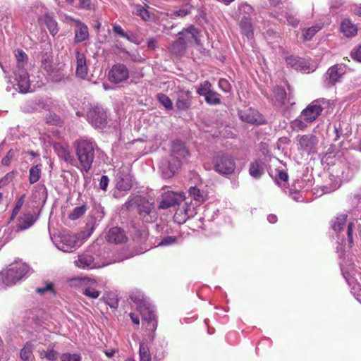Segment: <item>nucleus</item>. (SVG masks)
Returning <instances> with one entry per match:
<instances>
[{"label":"nucleus","instance_id":"63","mask_svg":"<svg viewBox=\"0 0 361 361\" xmlns=\"http://www.w3.org/2000/svg\"><path fill=\"white\" fill-rule=\"evenodd\" d=\"M25 201V195H23L20 196L16 201V205L14 208H16V210H20L24 203Z\"/></svg>","mask_w":361,"mask_h":361},{"label":"nucleus","instance_id":"4","mask_svg":"<svg viewBox=\"0 0 361 361\" xmlns=\"http://www.w3.org/2000/svg\"><path fill=\"white\" fill-rule=\"evenodd\" d=\"M178 35V39L173 42L169 47L170 52L176 56L183 55L185 52L188 43L192 40L196 43L198 42V32L193 25L179 32Z\"/></svg>","mask_w":361,"mask_h":361},{"label":"nucleus","instance_id":"47","mask_svg":"<svg viewBox=\"0 0 361 361\" xmlns=\"http://www.w3.org/2000/svg\"><path fill=\"white\" fill-rule=\"evenodd\" d=\"M305 122L300 116L290 123V127L294 131L304 130L307 128Z\"/></svg>","mask_w":361,"mask_h":361},{"label":"nucleus","instance_id":"33","mask_svg":"<svg viewBox=\"0 0 361 361\" xmlns=\"http://www.w3.org/2000/svg\"><path fill=\"white\" fill-rule=\"evenodd\" d=\"M183 213L186 218H190L196 214V204L191 202H185L183 206L178 209L176 215Z\"/></svg>","mask_w":361,"mask_h":361},{"label":"nucleus","instance_id":"21","mask_svg":"<svg viewBox=\"0 0 361 361\" xmlns=\"http://www.w3.org/2000/svg\"><path fill=\"white\" fill-rule=\"evenodd\" d=\"M192 104V93L189 90H180L177 92L176 106L178 110H187Z\"/></svg>","mask_w":361,"mask_h":361},{"label":"nucleus","instance_id":"10","mask_svg":"<svg viewBox=\"0 0 361 361\" xmlns=\"http://www.w3.org/2000/svg\"><path fill=\"white\" fill-rule=\"evenodd\" d=\"M76 267L83 269H92L104 267L106 264L102 262L90 253L85 252L79 255L78 259L75 260Z\"/></svg>","mask_w":361,"mask_h":361},{"label":"nucleus","instance_id":"54","mask_svg":"<svg viewBox=\"0 0 361 361\" xmlns=\"http://www.w3.org/2000/svg\"><path fill=\"white\" fill-rule=\"evenodd\" d=\"M79 7L81 9L91 11L94 8V4L92 0H78Z\"/></svg>","mask_w":361,"mask_h":361},{"label":"nucleus","instance_id":"30","mask_svg":"<svg viewBox=\"0 0 361 361\" xmlns=\"http://www.w3.org/2000/svg\"><path fill=\"white\" fill-rule=\"evenodd\" d=\"M147 8H149L148 5L142 6L140 4H135L133 13L140 17L144 21H149L152 19L153 14L147 10Z\"/></svg>","mask_w":361,"mask_h":361},{"label":"nucleus","instance_id":"42","mask_svg":"<svg viewBox=\"0 0 361 361\" xmlns=\"http://www.w3.org/2000/svg\"><path fill=\"white\" fill-rule=\"evenodd\" d=\"M191 6L188 4L182 6L179 10L173 11L171 13V17L172 18H176L178 17L183 18L191 12Z\"/></svg>","mask_w":361,"mask_h":361},{"label":"nucleus","instance_id":"34","mask_svg":"<svg viewBox=\"0 0 361 361\" xmlns=\"http://www.w3.org/2000/svg\"><path fill=\"white\" fill-rule=\"evenodd\" d=\"M41 164H36L32 166L29 170V182L30 184L37 183L41 178L42 174Z\"/></svg>","mask_w":361,"mask_h":361},{"label":"nucleus","instance_id":"38","mask_svg":"<svg viewBox=\"0 0 361 361\" xmlns=\"http://www.w3.org/2000/svg\"><path fill=\"white\" fill-rule=\"evenodd\" d=\"M188 192L190 197L195 201V204H199L205 201V194L199 188L190 187Z\"/></svg>","mask_w":361,"mask_h":361},{"label":"nucleus","instance_id":"13","mask_svg":"<svg viewBox=\"0 0 361 361\" xmlns=\"http://www.w3.org/2000/svg\"><path fill=\"white\" fill-rule=\"evenodd\" d=\"M108 78L111 82L118 84L128 80L129 78V71L126 65L116 63L111 67L109 72Z\"/></svg>","mask_w":361,"mask_h":361},{"label":"nucleus","instance_id":"46","mask_svg":"<svg viewBox=\"0 0 361 361\" xmlns=\"http://www.w3.org/2000/svg\"><path fill=\"white\" fill-rule=\"evenodd\" d=\"M212 84L208 80H205L201 82L197 90V93L200 96H202L204 98L206 95H207L211 90H212Z\"/></svg>","mask_w":361,"mask_h":361},{"label":"nucleus","instance_id":"1","mask_svg":"<svg viewBox=\"0 0 361 361\" xmlns=\"http://www.w3.org/2000/svg\"><path fill=\"white\" fill-rule=\"evenodd\" d=\"M73 148L77 157V166L81 171L87 173L92 167L98 150L97 143L92 139L80 138L73 142Z\"/></svg>","mask_w":361,"mask_h":361},{"label":"nucleus","instance_id":"39","mask_svg":"<svg viewBox=\"0 0 361 361\" xmlns=\"http://www.w3.org/2000/svg\"><path fill=\"white\" fill-rule=\"evenodd\" d=\"M238 13L240 16V18L243 16H247L250 18V16L254 13V8L250 4L246 2L240 3L238 6Z\"/></svg>","mask_w":361,"mask_h":361},{"label":"nucleus","instance_id":"18","mask_svg":"<svg viewBox=\"0 0 361 361\" xmlns=\"http://www.w3.org/2000/svg\"><path fill=\"white\" fill-rule=\"evenodd\" d=\"M358 169L357 165L355 164L349 162L343 163L338 166L337 176H340L345 181H349L354 177Z\"/></svg>","mask_w":361,"mask_h":361},{"label":"nucleus","instance_id":"7","mask_svg":"<svg viewBox=\"0 0 361 361\" xmlns=\"http://www.w3.org/2000/svg\"><path fill=\"white\" fill-rule=\"evenodd\" d=\"M345 71V66L342 63H337L329 68L323 76L324 86L330 88L341 82Z\"/></svg>","mask_w":361,"mask_h":361},{"label":"nucleus","instance_id":"20","mask_svg":"<svg viewBox=\"0 0 361 361\" xmlns=\"http://www.w3.org/2000/svg\"><path fill=\"white\" fill-rule=\"evenodd\" d=\"M80 283L83 286L82 288L83 295L92 299H96L99 296L100 291L95 289L96 282L94 281L84 278L80 279Z\"/></svg>","mask_w":361,"mask_h":361},{"label":"nucleus","instance_id":"15","mask_svg":"<svg viewBox=\"0 0 361 361\" xmlns=\"http://www.w3.org/2000/svg\"><path fill=\"white\" fill-rule=\"evenodd\" d=\"M55 152L58 157L63 160L66 163L71 164V166H77V160L74 158L71 150L68 145L61 143H55L53 145Z\"/></svg>","mask_w":361,"mask_h":361},{"label":"nucleus","instance_id":"31","mask_svg":"<svg viewBox=\"0 0 361 361\" xmlns=\"http://www.w3.org/2000/svg\"><path fill=\"white\" fill-rule=\"evenodd\" d=\"M264 172V163L261 160L252 162L250 166L249 173L255 178H259Z\"/></svg>","mask_w":361,"mask_h":361},{"label":"nucleus","instance_id":"45","mask_svg":"<svg viewBox=\"0 0 361 361\" xmlns=\"http://www.w3.org/2000/svg\"><path fill=\"white\" fill-rule=\"evenodd\" d=\"M44 20L50 33L52 35H55L59 31L58 24L56 21L52 17L47 15L45 16Z\"/></svg>","mask_w":361,"mask_h":361},{"label":"nucleus","instance_id":"27","mask_svg":"<svg viewBox=\"0 0 361 361\" xmlns=\"http://www.w3.org/2000/svg\"><path fill=\"white\" fill-rule=\"evenodd\" d=\"M189 155V152L182 141L176 140L173 142L171 157L180 159H186Z\"/></svg>","mask_w":361,"mask_h":361},{"label":"nucleus","instance_id":"23","mask_svg":"<svg viewBox=\"0 0 361 361\" xmlns=\"http://www.w3.org/2000/svg\"><path fill=\"white\" fill-rule=\"evenodd\" d=\"M108 242L115 244H120L126 241L127 238L125 232L119 227H113L109 230L106 235Z\"/></svg>","mask_w":361,"mask_h":361},{"label":"nucleus","instance_id":"3","mask_svg":"<svg viewBox=\"0 0 361 361\" xmlns=\"http://www.w3.org/2000/svg\"><path fill=\"white\" fill-rule=\"evenodd\" d=\"M30 268L22 261L11 264L6 271L1 273V280L7 286L15 285L18 281L27 277Z\"/></svg>","mask_w":361,"mask_h":361},{"label":"nucleus","instance_id":"52","mask_svg":"<svg viewBox=\"0 0 361 361\" xmlns=\"http://www.w3.org/2000/svg\"><path fill=\"white\" fill-rule=\"evenodd\" d=\"M61 361H81V356L76 353H63L61 356Z\"/></svg>","mask_w":361,"mask_h":361},{"label":"nucleus","instance_id":"53","mask_svg":"<svg viewBox=\"0 0 361 361\" xmlns=\"http://www.w3.org/2000/svg\"><path fill=\"white\" fill-rule=\"evenodd\" d=\"M177 238L174 236L167 235L164 237L159 243V246H169L176 243Z\"/></svg>","mask_w":361,"mask_h":361},{"label":"nucleus","instance_id":"24","mask_svg":"<svg viewBox=\"0 0 361 361\" xmlns=\"http://www.w3.org/2000/svg\"><path fill=\"white\" fill-rule=\"evenodd\" d=\"M72 20L75 22L76 26L74 31L75 43L78 44L87 40L89 38L87 26L79 20L72 19Z\"/></svg>","mask_w":361,"mask_h":361},{"label":"nucleus","instance_id":"41","mask_svg":"<svg viewBox=\"0 0 361 361\" xmlns=\"http://www.w3.org/2000/svg\"><path fill=\"white\" fill-rule=\"evenodd\" d=\"M322 29L320 25H314L302 30V37L305 41L311 40L317 32Z\"/></svg>","mask_w":361,"mask_h":361},{"label":"nucleus","instance_id":"62","mask_svg":"<svg viewBox=\"0 0 361 361\" xmlns=\"http://www.w3.org/2000/svg\"><path fill=\"white\" fill-rule=\"evenodd\" d=\"M13 178L11 173L6 174L2 178L0 179V188L7 185Z\"/></svg>","mask_w":361,"mask_h":361},{"label":"nucleus","instance_id":"64","mask_svg":"<svg viewBox=\"0 0 361 361\" xmlns=\"http://www.w3.org/2000/svg\"><path fill=\"white\" fill-rule=\"evenodd\" d=\"M353 198L356 200L357 202H361V186L353 194Z\"/></svg>","mask_w":361,"mask_h":361},{"label":"nucleus","instance_id":"55","mask_svg":"<svg viewBox=\"0 0 361 361\" xmlns=\"http://www.w3.org/2000/svg\"><path fill=\"white\" fill-rule=\"evenodd\" d=\"M113 31L115 34H117L121 37L128 39L129 37L126 32L123 30V29L118 24L115 23L113 25Z\"/></svg>","mask_w":361,"mask_h":361},{"label":"nucleus","instance_id":"16","mask_svg":"<svg viewBox=\"0 0 361 361\" xmlns=\"http://www.w3.org/2000/svg\"><path fill=\"white\" fill-rule=\"evenodd\" d=\"M115 180L116 188L120 191H128L133 186L132 175L124 171H118Z\"/></svg>","mask_w":361,"mask_h":361},{"label":"nucleus","instance_id":"43","mask_svg":"<svg viewBox=\"0 0 361 361\" xmlns=\"http://www.w3.org/2000/svg\"><path fill=\"white\" fill-rule=\"evenodd\" d=\"M205 102L209 105H218L221 104L220 94L214 90L206 95Z\"/></svg>","mask_w":361,"mask_h":361},{"label":"nucleus","instance_id":"35","mask_svg":"<svg viewBox=\"0 0 361 361\" xmlns=\"http://www.w3.org/2000/svg\"><path fill=\"white\" fill-rule=\"evenodd\" d=\"M33 344L28 341L20 352V356L23 361H32L33 358L32 354Z\"/></svg>","mask_w":361,"mask_h":361},{"label":"nucleus","instance_id":"49","mask_svg":"<svg viewBox=\"0 0 361 361\" xmlns=\"http://www.w3.org/2000/svg\"><path fill=\"white\" fill-rule=\"evenodd\" d=\"M17 65L16 68H25L27 62V54L22 50H18L16 54Z\"/></svg>","mask_w":361,"mask_h":361},{"label":"nucleus","instance_id":"56","mask_svg":"<svg viewBox=\"0 0 361 361\" xmlns=\"http://www.w3.org/2000/svg\"><path fill=\"white\" fill-rule=\"evenodd\" d=\"M44 357L49 361H55L58 357V353L54 349H49L47 351H44Z\"/></svg>","mask_w":361,"mask_h":361},{"label":"nucleus","instance_id":"61","mask_svg":"<svg viewBox=\"0 0 361 361\" xmlns=\"http://www.w3.org/2000/svg\"><path fill=\"white\" fill-rule=\"evenodd\" d=\"M286 18L287 23L293 27H296L298 25L299 20L295 18L293 16L289 13L286 14Z\"/></svg>","mask_w":361,"mask_h":361},{"label":"nucleus","instance_id":"22","mask_svg":"<svg viewBox=\"0 0 361 361\" xmlns=\"http://www.w3.org/2000/svg\"><path fill=\"white\" fill-rule=\"evenodd\" d=\"M273 97L271 100L274 103V105L278 106H282L286 103H289L293 105L294 102H290V98L287 97V94L285 89L282 87L276 86L273 90Z\"/></svg>","mask_w":361,"mask_h":361},{"label":"nucleus","instance_id":"50","mask_svg":"<svg viewBox=\"0 0 361 361\" xmlns=\"http://www.w3.org/2000/svg\"><path fill=\"white\" fill-rule=\"evenodd\" d=\"M180 166V159L172 157V159L169 162V174L168 176H171L173 175Z\"/></svg>","mask_w":361,"mask_h":361},{"label":"nucleus","instance_id":"60","mask_svg":"<svg viewBox=\"0 0 361 361\" xmlns=\"http://www.w3.org/2000/svg\"><path fill=\"white\" fill-rule=\"evenodd\" d=\"M350 55L354 60L361 63V44L353 50Z\"/></svg>","mask_w":361,"mask_h":361},{"label":"nucleus","instance_id":"37","mask_svg":"<svg viewBox=\"0 0 361 361\" xmlns=\"http://www.w3.org/2000/svg\"><path fill=\"white\" fill-rule=\"evenodd\" d=\"M178 204V200L173 193L168 194L161 200L159 207L161 209H168Z\"/></svg>","mask_w":361,"mask_h":361},{"label":"nucleus","instance_id":"59","mask_svg":"<svg viewBox=\"0 0 361 361\" xmlns=\"http://www.w3.org/2000/svg\"><path fill=\"white\" fill-rule=\"evenodd\" d=\"M109 183V179L107 176L103 175L101 176L100 180H99V188L104 191H106L108 187Z\"/></svg>","mask_w":361,"mask_h":361},{"label":"nucleus","instance_id":"48","mask_svg":"<svg viewBox=\"0 0 361 361\" xmlns=\"http://www.w3.org/2000/svg\"><path fill=\"white\" fill-rule=\"evenodd\" d=\"M157 99L166 109H172V101L167 95L159 93L157 94Z\"/></svg>","mask_w":361,"mask_h":361},{"label":"nucleus","instance_id":"14","mask_svg":"<svg viewBox=\"0 0 361 361\" xmlns=\"http://www.w3.org/2000/svg\"><path fill=\"white\" fill-rule=\"evenodd\" d=\"M15 80L19 92H27L30 90V77L25 68H16L13 71Z\"/></svg>","mask_w":361,"mask_h":361},{"label":"nucleus","instance_id":"25","mask_svg":"<svg viewBox=\"0 0 361 361\" xmlns=\"http://www.w3.org/2000/svg\"><path fill=\"white\" fill-rule=\"evenodd\" d=\"M341 269L343 277L346 280L347 283L351 286V293L355 296L356 300L361 303V286L354 281L353 279L349 277L348 273L344 271V265L343 263H340Z\"/></svg>","mask_w":361,"mask_h":361},{"label":"nucleus","instance_id":"32","mask_svg":"<svg viewBox=\"0 0 361 361\" xmlns=\"http://www.w3.org/2000/svg\"><path fill=\"white\" fill-rule=\"evenodd\" d=\"M341 30L347 37H351L357 35V29L348 19L343 20L341 25Z\"/></svg>","mask_w":361,"mask_h":361},{"label":"nucleus","instance_id":"51","mask_svg":"<svg viewBox=\"0 0 361 361\" xmlns=\"http://www.w3.org/2000/svg\"><path fill=\"white\" fill-rule=\"evenodd\" d=\"M86 212V207L85 205H82L80 207H76L73 212L69 214V218L71 220H75L82 216Z\"/></svg>","mask_w":361,"mask_h":361},{"label":"nucleus","instance_id":"29","mask_svg":"<svg viewBox=\"0 0 361 361\" xmlns=\"http://www.w3.org/2000/svg\"><path fill=\"white\" fill-rule=\"evenodd\" d=\"M286 62L296 70L306 71L308 68L306 61L302 58L289 56L286 58Z\"/></svg>","mask_w":361,"mask_h":361},{"label":"nucleus","instance_id":"2","mask_svg":"<svg viewBox=\"0 0 361 361\" xmlns=\"http://www.w3.org/2000/svg\"><path fill=\"white\" fill-rule=\"evenodd\" d=\"M130 298L136 304V309L140 312L142 319L147 323V329L154 333L157 328V319L154 307L140 294H132Z\"/></svg>","mask_w":361,"mask_h":361},{"label":"nucleus","instance_id":"40","mask_svg":"<svg viewBox=\"0 0 361 361\" xmlns=\"http://www.w3.org/2000/svg\"><path fill=\"white\" fill-rule=\"evenodd\" d=\"M288 173L282 170H276L274 180L277 185L281 187L286 185L288 183Z\"/></svg>","mask_w":361,"mask_h":361},{"label":"nucleus","instance_id":"8","mask_svg":"<svg viewBox=\"0 0 361 361\" xmlns=\"http://www.w3.org/2000/svg\"><path fill=\"white\" fill-rule=\"evenodd\" d=\"M89 123L95 128H104L107 124V115L105 109L100 106H92L87 114Z\"/></svg>","mask_w":361,"mask_h":361},{"label":"nucleus","instance_id":"19","mask_svg":"<svg viewBox=\"0 0 361 361\" xmlns=\"http://www.w3.org/2000/svg\"><path fill=\"white\" fill-rule=\"evenodd\" d=\"M76 71L75 75L78 78L85 79L88 73L86 56L85 54L77 50L75 52Z\"/></svg>","mask_w":361,"mask_h":361},{"label":"nucleus","instance_id":"9","mask_svg":"<svg viewBox=\"0 0 361 361\" xmlns=\"http://www.w3.org/2000/svg\"><path fill=\"white\" fill-rule=\"evenodd\" d=\"M134 206L137 207L140 214L144 216L149 214L153 209V204L149 202L145 197L141 195L133 196L124 204V207L128 210Z\"/></svg>","mask_w":361,"mask_h":361},{"label":"nucleus","instance_id":"44","mask_svg":"<svg viewBox=\"0 0 361 361\" xmlns=\"http://www.w3.org/2000/svg\"><path fill=\"white\" fill-rule=\"evenodd\" d=\"M347 220L346 214H341L336 217V220L332 224V228L336 232H340L345 225Z\"/></svg>","mask_w":361,"mask_h":361},{"label":"nucleus","instance_id":"58","mask_svg":"<svg viewBox=\"0 0 361 361\" xmlns=\"http://www.w3.org/2000/svg\"><path fill=\"white\" fill-rule=\"evenodd\" d=\"M354 224L353 223H349L347 228V236L348 241L350 247H352L353 245V230Z\"/></svg>","mask_w":361,"mask_h":361},{"label":"nucleus","instance_id":"57","mask_svg":"<svg viewBox=\"0 0 361 361\" xmlns=\"http://www.w3.org/2000/svg\"><path fill=\"white\" fill-rule=\"evenodd\" d=\"M15 154V152L13 149H10L6 155L2 159L1 164L4 166H8L11 164V160L13 159Z\"/></svg>","mask_w":361,"mask_h":361},{"label":"nucleus","instance_id":"6","mask_svg":"<svg viewBox=\"0 0 361 361\" xmlns=\"http://www.w3.org/2000/svg\"><path fill=\"white\" fill-rule=\"evenodd\" d=\"M214 170L224 175L231 174L235 168V163L233 158L227 154L219 153L214 157L212 159Z\"/></svg>","mask_w":361,"mask_h":361},{"label":"nucleus","instance_id":"28","mask_svg":"<svg viewBox=\"0 0 361 361\" xmlns=\"http://www.w3.org/2000/svg\"><path fill=\"white\" fill-rule=\"evenodd\" d=\"M35 221L32 214H24L20 216L17 221L16 230L18 231H24L31 227Z\"/></svg>","mask_w":361,"mask_h":361},{"label":"nucleus","instance_id":"11","mask_svg":"<svg viewBox=\"0 0 361 361\" xmlns=\"http://www.w3.org/2000/svg\"><path fill=\"white\" fill-rule=\"evenodd\" d=\"M238 115L241 121L250 124L260 126L267 123L264 116L258 111L252 108L240 110Z\"/></svg>","mask_w":361,"mask_h":361},{"label":"nucleus","instance_id":"26","mask_svg":"<svg viewBox=\"0 0 361 361\" xmlns=\"http://www.w3.org/2000/svg\"><path fill=\"white\" fill-rule=\"evenodd\" d=\"M240 33L245 35L248 39L254 38V30L251 18L247 16H243L239 20Z\"/></svg>","mask_w":361,"mask_h":361},{"label":"nucleus","instance_id":"12","mask_svg":"<svg viewBox=\"0 0 361 361\" xmlns=\"http://www.w3.org/2000/svg\"><path fill=\"white\" fill-rule=\"evenodd\" d=\"M298 149L307 154L314 153L317 151V138L312 134L298 135Z\"/></svg>","mask_w":361,"mask_h":361},{"label":"nucleus","instance_id":"5","mask_svg":"<svg viewBox=\"0 0 361 361\" xmlns=\"http://www.w3.org/2000/svg\"><path fill=\"white\" fill-rule=\"evenodd\" d=\"M329 104V100L324 98L315 99L302 111L300 117L307 123H312L321 115L324 107Z\"/></svg>","mask_w":361,"mask_h":361},{"label":"nucleus","instance_id":"36","mask_svg":"<svg viewBox=\"0 0 361 361\" xmlns=\"http://www.w3.org/2000/svg\"><path fill=\"white\" fill-rule=\"evenodd\" d=\"M140 361H151L152 355L149 351L148 344L145 341L140 343L139 348Z\"/></svg>","mask_w":361,"mask_h":361},{"label":"nucleus","instance_id":"17","mask_svg":"<svg viewBox=\"0 0 361 361\" xmlns=\"http://www.w3.org/2000/svg\"><path fill=\"white\" fill-rule=\"evenodd\" d=\"M79 246L78 240L73 235H63L60 242L56 243V247L64 252H71Z\"/></svg>","mask_w":361,"mask_h":361}]
</instances>
